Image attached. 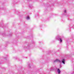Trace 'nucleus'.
Returning a JSON list of instances; mask_svg holds the SVG:
<instances>
[{
  "instance_id": "f257e3e1",
  "label": "nucleus",
  "mask_w": 74,
  "mask_h": 74,
  "mask_svg": "<svg viewBox=\"0 0 74 74\" xmlns=\"http://www.w3.org/2000/svg\"><path fill=\"white\" fill-rule=\"evenodd\" d=\"M55 62H59V63H61V62L60 60L58 59H56L53 61V63H55Z\"/></svg>"
},
{
  "instance_id": "f03ea898",
  "label": "nucleus",
  "mask_w": 74,
  "mask_h": 74,
  "mask_svg": "<svg viewBox=\"0 0 74 74\" xmlns=\"http://www.w3.org/2000/svg\"><path fill=\"white\" fill-rule=\"evenodd\" d=\"M57 71L58 73V74H60V72H61V71H60V70H59V69H57Z\"/></svg>"
},
{
  "instance_id": "7ed1b4c3",
  "label": "nucleus",
  "mask_w": 74,
  "mask_h": 74,
  "mask_svg": "<svg viewBox=\"0 0 74 74\" xmlns=\"http://www.w3.org/2000/svg\"><path fill=\"white\" fill-rule=\"evenodd\" d=\"M65 61V60L62 59V63H63V64H65V62H64Z\"/></svg>"
},
{
  "instance_id": "20e7f679",
  "label": "nucleus",
  "mask_w": 74,
  "mask_h": 74,
  "mask_svg": "<svg viewBox=\"0 0 74 74\" xmlns=\"http://www.w3.org/2000/svg\"><path fill=\"white\" fill-rule=\"evenodd\" d=\"M27 20H29V19H30V17H29V16L27 17Z\"/></svg>"
},
{
  "instance_id": "39448f33",
  "label": "nucleus",
  "mask_w": 74,
  "mask_h": 74,
  "mask_svg": "<svg viewBox=\"0 0 74 74\" xmlns=\"http://www.w3.org/2000/svg\"><path fill=\"white\" fill-rule=\"evenodd\" d=\"M60 42H62V40L60 38Z\"/></svg>"
},
{
  "instance_id": "423d86ee",
  "label": "nucleus",
  "mask_w": 74,
  "mask_h": 74,
  "mask_svg": "<svg viewBox=\"0 0 74 74\" xmlns=\"http://www.w3.org/2000/svg\"><path fill=\"white\" fill-rule=\"evenodd\" d=\"M67 12V11H66V10H65L64 11V12L65 13H66V12Z\"/></svg>"
}]
</instances>
